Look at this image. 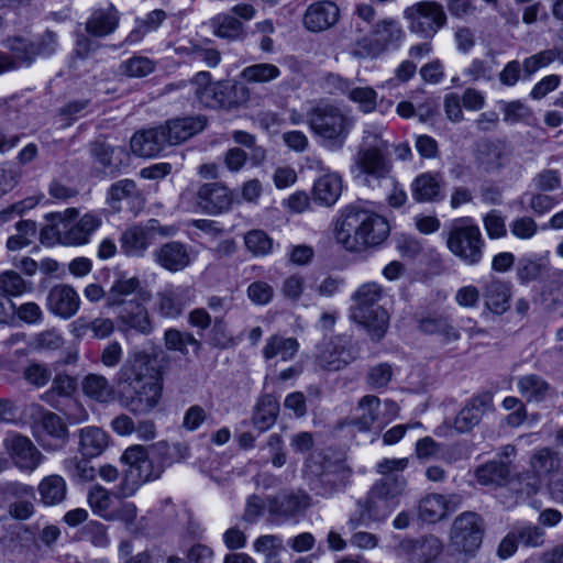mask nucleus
Returning a JSON list of instances; mask_svg holds the SVG:
<instances>
[{
  "label": "nucleus",
  "instance_id": "1",
  "mask_svg": "<svg viewBox=\"0 0 563 563\" xmlns=\"http://www.w3.org/2000/svg\"><path fill=\"white\" fill-rule=\"evenodd\" d=\"M122 405L134 415H146L162 397V376L151 356L137 351L128 356L117 374Z\"/></svg>",
  "mask_w": 563,
  "mask_h": 563
},
{
  "label": "nucleus",
  "instance_id": "2",
  "mask_svg": "<svg viewBox=\"0 0 563 563\" xmlns=\"http://www.w3.org/2000/svg\"><path fill=\"white\" fill-rule=\"evenodd\" d=\"M140 289L139 277L122 275L113 280L106 297L104 306L115 314L118 330L125 338L132 334L148 335L154 329L147 308L137 299H128Z\"/></svg>",
  "mask_w": 563,
  "mask_h": 563
},
{
  "label": "nucleus",
  "instance_id": "3",
  "mask_svg": "<svg viewBox=\"0 0 563 563\" xmlns=\"http://www.w3.org/2000/svg\"><path fill=\"white\" fill-rule=\"evenodd\" d=\"M388 221L369 210L347 207L335 229V240L349 252H362L380 245L389 235Z\"/></svg>",
  "mask_w": 563,
  "mask_h": 563
},
{
  "label": "nucleus",
  "instance_id": "4",
  "mask_svg": "<svg viewBox=\"0 0 563 563\" xmlns=\"http://www.w3.org/2000/svg\"><path fill=\"white\" fill-rule=\"evenodd\" d=\"M407 481L404 476L383 477L376 481L365 499L357 501V510L349 520L355 529L369 522L384 521L398 506L399 497L405 492Z\"/></svg>",
  "mask_w": 563,
  "mask_h": 563
},
{
  "label": "nucleus",
  "instance_id": "5",
  "mask_svg": "<svg viewBox=\"0 0 563 563\" xmlns=\"http://www.w3.org/2000/svg\"><path fill=\"white\" fill-rule=\"evenodd\" d=\"M79 212L76 208H67L64 212L51 213L52 223L41 231V241L53 245H84L102 224L101 217L96 212H88L76 221Z\"/></svg>",
  "mask_w": 563,
  "mask_h": 563
},
{
  "label": "nucleus",
  "instance_id": "6",
  "mask_svg": "<svg viewBox=\"0 0 563 563\" xmlns=\"http://www.w3.org/2000/svg\"><path fill=\"white\" fill-rule=\"evenodd\" d=\"M168 449L166 441H159L151 446L134 444L124 450L121 462L125 468L120 484L119 493L122 497H130L146 482L159 478L163 467L155 464L152 454L162 453Z\"/></svg>",
  "mask_w": 563,
  "mask_h": 563
},
{
  "label": "nucleus",
  "instance_id": "7",
  "mask_svg": "<svg viewBox=\"0 0 563 563\" xmlns=\"http://www.w3.org/2000/svg\"><path fill=\"white\" fill-rule=\"evenodd\" d=\"M383 298L382 286L374 282L361 285L352 296L351 318L376 342L384 338L389 327V316L379 305Z\"/></svg>",
  "mask_w": 563,
  "mask_h": 563
},
{
  "label": "nucleus",
  "instance_id": "8",
  "mask_svg": "<svg viewBox=\"0 0 563 563\" xmlns=\"http://www.w3.org/2000/svg\"><path fill=\"white\" fill-rule=\"evenodd\" d=\"M351 473L343 461L333 460L322 453L312 454L306 462L307 484L316 496L322 498H330L342 492Z\"/></svg>",
  "mask_w": 563,
  "mask_h": 563
},
{
  "label": "nucleus",
  "instance_id": "9",
  "mask_svg": "<svg viewBox=\"0 0 563 563\" xmlns=\"http://www.w3.org/2000/svg\"><path fill=\"white\" fill-rule=\"evenodd\" d=\"M388 143H364L358 147L354 163L357 168L356 180L375 189L390 178L391 161Z\"/></svg>",
  "mask_w": 563,
  "mask_h": 563
},
{
  "label": "nucleus",
  "instance_id": "10",
  "mask_svg": "<svg viewBox=\"0 0 563 563\" xmlns=\"http://www.w3.org/2000/svg\"><path fill=\"white\" fill-rule=\"evenodd\" d=\"M446 246L463 263L475 266L483 260L485 240L474 220L463 217L452 222L446 238Z\"/></svg>",
  "mask_w": 563,
  "mask_h": 563
},
{
  "label": "nucleus",
  "instance_id": "11",
  "mask_svg": "<svg viewBox=\"0 0 563 563\" xmlns=\"http://www.w3.org/2000/svg\"><path fill=\"white\" fill-rule=\"evenodd\" d=\"M308 123L316 135L327 139H345L353 126V120L331 103L319 102L308 113Z\"/></svg>",
  "mask_w": 563,
  "mask_h": 563
},
{
  "label": "nucleus",
  "instance_id": "12",
  "mask_svg": "<svg viewBox=\"0 0 563 563\" xmlns=\"http://www.w3.org/2000/svg\"><path fill=\"white\" fill-rule=\"evenodd\" d=\"M207 126L202 115L167 120L164 124L136 131L130 141H188Z\"/></svg>",
  "mask_w": 563,
  "mask_h": 563
},
{
  "label": "nucleus",
  "instance_id": "13",
  "mask_svg": "<svg viewBox=\"0 0 563 563\" xmlns=\"http://www.w3.org/2000/svg\"><path fill=\"white\" fill-rule=\"evenodd\" d=\"M484 521L473 511L460 514L450 529V548L459 554L474 556L484 537Z\"/></svg>",
  "mask_w": 563,
  "mask_h": 563
},
{
  "label": "nucleus",
  "instance_id": "14",
  "mask_svg": "<svg viewBox=\"0 0 563 563\" xmlns=\"http://www.w3.org/2000/svg\"><path fill=\"white\" fill-rule=\"evenodd\" d=\"M372 36L356 40L353 55L360 58H375L391 47H397L404 36L394 19L378 21L371 31Z\"/></svg>",
  "mask_w": 563,
  "mask_h": 563
},
{
  "label": "nucleus",
  "instance_id": "15",
  "mask_svg": "<svg viewBox=\"0 0 563 563\" xmlns=\"http://www.w3.org/2000/svg\"><path fill=\"white\" fill-rule=\"evenodd\" d=\"M5 47L15 64V69L21 66H30L37 56H49L57 48V35L53 31H45L36 41L15 35L8 37Z\"/></svg>",
  "mask_w": 563,
  "mask_h": 563
},
{
  "label": "nucleus",
  "instance_id": "16",
  "mask_svg": "<svg viewBox=\"0 0 563 563\" xmlns=\"http://www.w3.org/2000/svg\"><path fill=\"white\" fill-rule=\"evenodd\" d=\"M493 395L489 391L474 395L459 411L454 418L453 426L449 422H444L435 428L434 433L438 437H444L450 434L452 429L457 433L470 432L481 423L485 413L493 410Z\"/></svg>",
  "mask_w": 563,
  "mask_h": 563
},
{
  "label": "nucleus",
  "instance_id": "17",
  "mask_svg": "<svg viewBox=\"0 0 563 563\" xmlns=\"http://www.w3.org/2000/svg\"><path fill=\"white\" fill-rule=\"evenodd\" d=\"M409 21V30L423 38H432L446 23L442 4L437 1L417 2L404 11Z\"/></svg>",
  "mask_w": 563,
  "mask_h": 563
},
{
  "label": "nucleus",
  "instance_id": "18",
  "mask_svg": "<svg viewBox=\"0 0 563 563\" xmlns=\"http://www.w3.org/2000/svg\"><path fill=\"white\" fill-rule=\"evenodd\" d=\"M357 357L358 347L352 336L340 334L322 343L316 361L323 369L335 372L344 368Z\"/></svg>",
  "mask_w": 563,
  "mask_h": 563
},
{
  "label": "nucleus",
  "instance_id": "19",
  "mask_svg": "<svg viewBox=\"0 0 563 563\" xmlns=\"http://www.w3.org/2000/svg\"><path fill=\"white\" fill-rule=\"evenodd\" d=\"M208 91L203 104L209 108L236 109L253 100L251 89L238 81H217Z\"/></svg>",
  "mask_w": 563,
  "mask_h": 563
},
{
  "label": "nucleus",
  "instance_id": "20",
  "mask_svg": "<svg viewBox=\"0 0 563 563\" xmlns=\"http://www.w3.org/2000/svg\"><path fill=\"white\" fill-rule=\"evenodd\" d=\"M14 465L21 471L32 473L42 463L43 455L32 441L19 433H10L3 440Z\"/></svg>",
  "mask_w": 563,
  "mask_h": 563
},
{
  "label": "nucleus",
  "instance_id": "21",
  "mask_svg": "<svg viewBox=\"0 0 563 563\" xmlns=\"http://www.w3.org/2000/svg\"><path fill=\"white\" fill-rule=\"evenodd\" d=\"M153 255L155 262L170 273L186 269L196 258L192 247L179 241L162 244Z\"/></svg>",
  "mask_w": 563,
  "mask_h": 563
},
{
  "label": "nucleus",
  "instance_id": "22",
  "mask_svg": "<svg viewBox=\"0 0 563 563\" xmlns=\"http://www.w3.org/2000/svg\"><path fill=\"white\" fill-rule=\"evenodd\" d=\"M463 498L459 494H429L418 506L419 518L427 523H435L455 511L462 505Z\"/></svg>",
  "mask_w": 563,
  "mask_h": 563
},
{
  "label": "nucleus",
  "instance_id": "23",
  "mask_svg": "<svg viewBox=\"0 0 563 563\" xmlns=\"http://www.w3.org/2000/svg\"><path fill=\"white\" fill-rule=\"evenodd\" d=\"M485 309L495 314H503L510 308L512 284L508 280L489 277L481 285Z\"/></svg>",
  "mask_w": 563,
  "mask_h": 563
},
{
  "label": "nucleus",
  "instance_id": "24",
  "mask_svg": "<svg viewBox=\"0 0 563 563\" xmlns=\"http://www.w3.org/2000/svg\"><path fill=\"white\" fill-rule=\"evenodd\" d=\"M46 308L62 319H70L80 308V297L76 289L67 284L52 287L46 297Z\"/></svg>",
  "mask_w": 563,
  "mask_h": 563
},
{
  "label": "nucleus",
  "instance_id": "25",
  "mask_svg": "<svg viewBox=\"0 0 563 563\" xmlns=\"http://www.w3.org/2000/svg\"><path fill=\"white\" fill-rule=\"evenodd\" d=\"M311 506V497L302 489L287 492L268 499V512L274 518H290L303 514Z\"/></svg>",
  "mask_w": 563,
  "mask_h": 563
},
{
  "label": "nucleus",
  "instance_id": "26",
  "mask_svg": "<svg viewBox=\"0 0 563 563\" xmlns=\"http://www.w3.org/2000/svg\"><path fill=\"white\" fill-rule=\"evenodd\" d=\"M401 549L413 563H434L442 554L444 545L437 536L427 534L402 541Z\"/></svg>",
  "mask_w": 563,
  "mask_h": 563
},
{
  "label": "nucleus",
  "instance_id": "27",
  "mask_svg": "<svg viewBox=\"0 0 563 563\" xmlns=\"http://www.w3.org/2000/svg\"><path fill=\"white\" fill-rule=\"evenodd\" d=\"M340 19V8L330 0L310 4L302 18L303 26L310 32H322L332 27Z\"/></svg>",
  "mask_w": 563,
  "mask_h": 563
},
{
  "label": "nucleus",
  "instance_id": "28",
  "mask_svg": "<svg viewBox=\"0 0 563 563\" xmlns=\"http://www.w3.org/2000/svg\"><path fill=\"white\" fill-rule=\"evenodd\" d=\"M125 201L133 213H139L145 203V200L132 179H121L110 186L107 194L108 205L115 210H121L122 202Z\"/></svg>",
  "mask_w": 563,
  "mask_h": 563
},
{
  "label": "nucleus",
  "instance_id": "29",
  "mask_svg": "<svg viewBox=\"0 0 563 563\" xmlns=\"http://www.w3.org/2000/svg\"><path fill=\"white\" fill-rule=\"evenodd\" d=\"M92 153L106 176H117L122 167L130 164V152L125 145L112 146L108 143H95Z\"/></svg>",
  "mask_w": 563,
  "mask_h": 563
},
{
  "label": "nucleus",
  "instance_id": "30",
  "mask_svg": "<svg viewBox=\"0 0 563 563\" xmlns=\"http://www.w3.org/2000/svg\"><path fill=\"white\" fill-rule=\"evenodd\" d=\"M445 181L438 173L426 172L418 175L410 185L416 202H439L445 198Z\"/></svg>",
  "mask_w": 563,
  "mask_h": 563
},
{
  "label": "nucleus",
  "instance_id": "31",
  "mask_svg": "<svg viewBox=\"0 0 563 563\" xmlns=\"http://www.w3.org/2000/svg\"><path fill=\"white\" fill-rule=\"evenodd\" d=\"M197 202L205 212L217 214L228 210L232 199L225 186L219 183H210L199 188Z\"/></svg>",
  "mask_w": 563,
  "mask_h": 563
},
{
  "label": "nucleus",
  "instance_id": "32",
  "mask_svg": "<svg viewBox=\"0 0 563 563\" xmlns=\"http://www.w3.org/2000/svg\"><path fill=\"white\" fill-rule=\"evenodd\" d=\"M42 431L37 435L40 444L48 451L64 446L67 440V429L62 419L54 412H45L41 419Z\"/></svg>",
  "mask_w": 563,
  "mask_h": 563
},
{
  "label": "nucleus",
  "instance_id": "33",
  "mask_svg": "<svg viewBox=\"0 0 563 563\" xmlns=\"http://www.w3.org/2000/svg\"><path fill=\"white\" fill-rule=\"evenodd\" d=\"M188 302L189 288L185 286L169 285L157 295L158 311L165 318L179 317Z\"/></svg>",
  "mask_w": 563,
  "mask_h": 563
},
{
  "label": "nucleus",
  "instance_id": "34",
  "mask_svg": "<svg viewBox=\"0 0 563 563\" xmlns=\"http://www.w3.org/2000/svg\"><path fill=\"white\" fill-rule=\"evenodd\" d=\"M155 222L128 228L121 235V249L128 256H142L152 244L151 230Z\"/></svg>",
  "mask_w": 563,
  "mask_h": 563
},
{
  "label": "nucleus",
  "instance_id": "35",
  "mask_svg": "<svg viewBox=\"0 0 563 563\" xmlns=\"http://www.w3.org/2000/svg\"><path fill=\"white\" fill-rule=\"evenodd\" d=\"M120 12L110 3L107 9L92 12L85 24V31L93 37H104L112 34L119 26Z\"/></svg>",
  "mask_w": 563,
  "mask_h": 563
},
{
  "label": "nucleus",
  "instance_id": "36",
  "mask_svg": "<svg viewBox=\"0 0 563 563\" xmlns=\"http://www.w3.org/2000/svg\"><path fill=\"white\" fill-rule=\"evenodd\" d=\"M380 399L374 395L363 396L355 408L354 413L349 418L347 424L355 427L358 431H369L378 420Z\"/></svg>",
  "mask_w": 563,
  "mask_h": 563
},
{
  "label": "nucleus",
  "instance_id": "37",
  "mask_svg": "<svg viewBox=\"0 0 563 563\" xmlns=\"http://www.w3.org/2000/svg\"><path fill=\"white\" fill-rule=\"evenodd\" d=\"M517 388L527 402H542L553 394L552 386L540 375L527 374L517 379Z\"/></svg>",
  "mask_w": 563,
  "mask_h": 563
},
{
  "label": "nucleus",
  "instance_id": "38",
  "mask_svg": "<svg viewBox=\"0 0 563 563\" xmlns=\"http://www.w3.org/2000/svg\"><path fill=\"white\" fill-rule=\"evenodd\" d=\"M342 187V178L338 173L325 174L314 181L312 198L322 206H333L341 196Z\"/></svg>",
  "mask_w": 563,
  "mask_h": 563
},
{
  "label": "nucleus",
  "instance_id": "39",
  "mask_svg": "<svg viewBox=\"0 0 563 563\" xmlns=\"http://www.w3.org/2000/svg\"><path fill=\"white\" fill-rule=\"evenodd\" d=\"M110 437L101 428L89 426L79 430V451L84 457L99 456L109 445Z\"/></svg>",
  "mask_w": 563,
  "mask_h": 563
},
{
  "label": "nucleus",
  "instance_id": "40",
  "mask_svg": "<svg viewBox=\"0 0 563 563\" xmlns=\"http://www.w3.org/2000/svg\"><path fill=\"white\" fill-rule=\"evenodd\" d=\"M511 461L494 459L475 471V477L482 485H506L511 475Z\"/></svg>",
  "mask_w": 563,
  "mask_h": 563
},
{
  "label": "nucleus",
  "instance_id": "41",
  "mask_svg": "<svg viewBox=\"0 0 563 563\" xmlns=\"http://www.w3.org/2000/svg\"><path fill=\"white\" fill-rule=\"evenodd\" d=\"M81 389L85 396L100 402L107 404L114 398V388L109 380L99 374H88L81 380Z\"/></svg>",
  "mask_w": 563,
  "mask_h": 563
},
{
  "label": "nucleus",
  "instance_id": "42",
  "mask_svg": "<svg viewBox=\"0 0 563 563\" xmlns=\"http://www.w3.org/2000/svg\"><path fill=\"white\" fill-rule=\"evenodd\" d=\"M213 34L228 41H242L246 33L243 23L234 15L221 13L210 21Z\"/></svg>",
  "mask_w": 563,
  "mask_h": 563
},
{
  "label": "nucleus",
  "instance_id": "43",
  "mask_svg": "<svg viewBox=\"0 0 563 563\" xmlns=\"http://www.w3.org/2000/svg\"><path fill=\"white\" fill-rule=\"evenodd\" d=\"M279 402L273 395L262 396L254 409L253 423L261 431L268 430L277 419Z\"/></svg>",
  "mask_w": 563,
  "mask_h": 563
},
{
  "label": "nucleus",
  "instance_id": "44",
  "mask_svg": "<svg viewBox=\"0 0 563 563\" xmlns=\"http://www.w3.org/2000/svg\"><path fill=\"white\" fill-rule=\"evenodd\" d=\"M299 343L294 338H284L282 335L271 336L264 349L263 356L265 360L279 357L282 361H290L298 352Z\"/></svg>",
  "mask_w": 563,
  "mask_h": 563
},
{
  "label": "nucleus",
  "instance_id": "45",
  "mask_svg": "<svg viewBox=\"0 0 563 563\" xmlns=\"http://www.w3.org/2000/svg\"><path fill=\"white\" fill-rule=\"evenodd\" d=\"M419 329L426 334L440 335L446 342L456 341L460 338L459 331L449 318L442 314H429L420 319Z\"/></svg>",
  "mask_w": 563,
  "mask_h": 563
},
{
  "label": "nucleus",
  "instance_id": "46",
  "mask_svg": "<svg viewBox=\"0 0 563 563\" xmlns=\"http://www.w3.org/2000/svg\"><path fill=\"white\" fill-rule=\"evenodd\" d=\"M38 493L43 504L47 506L58 505L66 497L67 485L60 475H49L41 481Z\"/></svg>",
  "mask_w": 563,
  "mask_h": 563
},
{
  "label": "nucleus",
  "instance_id": "47",
  "mask_svg": "<svg viewBox=\"0 0 563 563\" xmlns=\"http://www.w3.org/2000/svg\"><path fill=\"white\" fill-rule=\"evenodd\" d=\"M212 41L205 38L199 43H192L188 47H183L184 52L191 59H200L209 68L217 67L221 62V53L213 46Z\"/></svg>",
  "mask_w": 563,
  "mask_h": 563
},
{
  "label": "nucleus",
  "instance_id": "48",
  "mask_svg": "<svg viewBox=\"0 0 563 563\" xmlns=\"http://www.w3.org/2000/svg\"><path fill=\"white\" fill-rule=\"evenodd\" d=\"M87 499L95 514L106 520L113 517V497L108 489L100 485H95L90 488Z\"/></svg>",
  "mask_w": 563,
  "mask_h": 563
},
{
  "label": "nucleus",
  "instance_id": "49",
  "mask_svg": "<svg viewBox=\"0 0 563 563\" xmlns=\"http://www.w3.org/2000/svg\"><path fill=\"white\" fill-rule=\"evenodd\" d=\"M280 75V69L269 63H260L246 66L240 77L249 84H265L275 80Z\"/></svg>",
  "mask_w": 563,
  "mask_h": 563
},
{
  "label": "nucleus",
  "instance_id": "50",
  "mask_svg": "<svg viewBox=\"0 0 563 563\" xmlns=\"http://www.w3.org/2000/svg\"><path fill=\"white\" fill-rule=\"evenodd\" d=\"M77 388V380L65 373L56 374L52 380L51 388L45 391L42 399L55 406V397H71Z\"/></svg>",
  "mask_w": 563,
  "mask_h": 563
},
{
  "label": "nucleus",
  "instance_id": "51",
  "mask_svg": "<svg viewBox=\"0 0 563 563\" xmlns=\"http://www.w3.org/2000/svg\"><path fill=\"white\" fill-rule=\"evenodd\" d=\"M560 461L553 451L549 448L536 450L530 459V465L539 478L549 475L559 467Z\"/></svg>",
  "mask_w": 563,
  "mask_h": 563
},
{
  "label": "nucleus",
  "instance_id": "52",
  "mask_svg": "<svg viewBox=\"0 0 563 563\" xmlns=\"http://www.w3.org/2000/svg\"><path fill=\"white\" fill-rule=\"evenodd\" d=\"M253 549L265 556L266 563H279V553L284 550L283 539L274 534L261 536L254 541Z\"/></svg>",
  "mask_w": 563,
  "mask_h": 563
},
{
  "label": "nucleus",
  "instance_id": "53",
  "mask_svg": "<svg viewBox=\"0 0 563 563\" xmlns=\"http://www.w3.org/2000/svg\"><path fill=\"white\" fill-rule=\"evenodd\" d=\"M165 346L169 351H177L181 354H188V345H192L195 351H199L200 342L189 332H181L177 329H168L164 334Z\"/></svg>",
  "mask_w": 563,
  "mask_h": 563
},
{
  "label": "nucleus",
  "instance_id": "54",
  "mask_svg": "<svg viewBox=\"0 0 563 563\" xmlns=\"http://www.w3.org/2000/svg\"><path fill=\"white\" fill-rule=\"evenodd\" d=\"M86 459L73 456L64 460L63 468L71 481L88 482L95 478L96 471Z\"/></svg>",
  "mask_w": 563,
  "mask_h": 563
},
{
  "label": "nucleus",
  "instance_id": "55",
  "mask_svg": "<svg viewBox=\"0 0 563 563\" xmlns=\"http://www.w3.org/2000/svg\"><path fill=\"white\" fill-rule=\"evenodd\" d=\"M244 244L254 256H265L273 250V240L263 230H251L244 235Z\"/></svg>",
  "mask_w": 563,
  "mask_h": 563
},
{
  "label": "nucleus",
  "instance_id": "56",
  "mask_svg": "<svg viewBox=\"0 0 563 563\" xmlns=\"http://www.w3.org/2000/svg\"><path fill=\"white\" fill-rule=\"evenodd\" d=\"M30 289V284L16 272L7 271L0 274V291L4 294V296H21Z\"/></svg>",
  "mask_w": 563,
  "mask_h": 563
},
{
  "label": "nucleus",
  "instance_id": "57",
  "mask_svg": "<svg viewBox=\"0 0 563 563\" xmlns=\"http://www.w3.org/2000/svg\"><path fill=\"white\" fill-rule=\"evenodd\" d=\"M514 536L518 539V542L526 547H540L544 542V531L531 523H519L514 528Z\"/></svg>",
  "mask_w": 563,
  "mask_h": 563
},
{
  "label": "nucleus",
  "instance_id": "58",
  "mask_svg": "<svg viewBox=\"0 0 563 563\" xmlns=\"http://www.w3.org/2000/svg\"><path fill=\"white\" fill-rule=\"evenodd\" d=\"M122 73L129 77H145L154 71L155 63L145 56H133L120 66Z\"/></svg>",
  "mask_w": 563,
  "mask_h": 563
},
{
  "label": "nucleus",
  "instance_id": "59",
  "mask_svg": "<svg viewBox=\"0 0 563 563\" xmlns=\"http://www.w3.org/2000/svg\"><path fill=\"white\" fill-rule=\"evenodd\" d=\"M347 98L364 113L373 112L377 107V92L372 87H354Z\"/></svg>",
  "mask_w": 563,
  "mask_h": 563
},
{
  "label": "nucleus",
  "instance_id": "60",
  "mask_svg": "<svg viewBox=\"0 0 563 563\" xmlns=\"http://www.w3.org/2000/svg\"><path fill=\"white\" fill-rule=\"evenodd\" d=\"M483 225L490 240L503 239L507 235L506 218L501 211L493 209L483 217Z\"/></svg>",
  "mask_w": 563,
  "mask_h": 563
},
{
  "label": "nucleus",
  "instance_id": "61",
  "mask_svg": "<svg viewBox=\"0 0 563 563\" xmlns=\"http://www.w3.org/2000/svg\"><path fill=\"white\" fill-rule=\"evenodd\" d=\"M24 379L40 388L45 386L52 378V371L46 364L31 363L23 371Z\"/></svg>",
  "mask_w": 563,
  "mask_h": 563
},
{
  "label": "nucleus",
  "instance_id": "62",
  "mask_svg": "<svg viewBox=\"0 0 563 563\" xmlns=\"http://www.w3.org/2000/svg\"><path fill=\"white\" fill-rule=\"evenodd\" d=\"M64 339L56 330H46L36 334L31 345L37 351H55L62 347Z\"/></svg>",
  "mask_w": 563,
  "mask_h": 563
},
{
  "label": "nucleus",
  "instance_id": "63",
  "mask_svg": "<svg viewBox=\"0 0 563 563\" xmlns=\"http://www.w3.org/2000/svg\"><path fill=\"white\" fill-rule=\"evenodd\" d=\"M510 232L520 240H530L538 232L537 222L530 217H518L509 224Z\"/></svg>",
  "mask_w": 563,
  "mask_h": 563
},
{
  "label": "nucleus",
  "instance_id": "64",
  "mask_svg": "<svg viewBox=\"0 0 563 563\" xmlns=\"http://www.w3.org/2000/svg\"><path fill=\"white\" fill-rule=\"evenodd\" d=\"M247 297L255 305H267L274 296V288L266 282H253L247 287Z\"/></svg>",
  "mask_w": 563,
  "mask_h": 563
}]
</instances>
